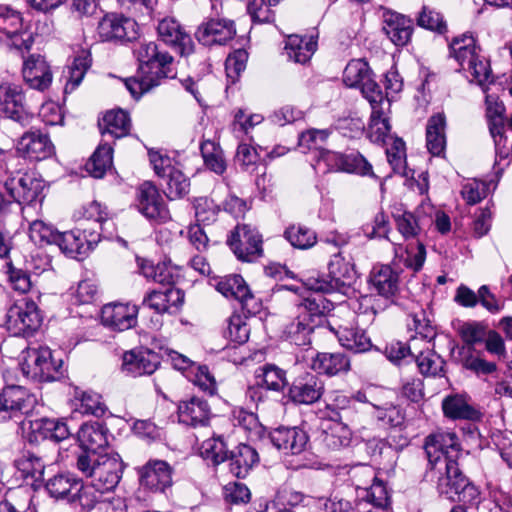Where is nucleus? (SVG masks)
Listing matches in <instances>:
<instances>
[{"instance_id": "nucleus-1", "label": "nucleus", "mask_w": 512, "mask_h": 512, "mask_svg": "<svg viewBox=\"0 0 512 512\" xmlns=\"http://www.w3.org/2000/svg\"><path fill=\"white\" fill-rule=\"evenodd\" d=\"M424 448L431 473L438 474L439 494L460 503L453 506L450 512H467L466 506L478 505L481 491L463 474L458 464L461 448L457 435L448 431L430 434Z\"/></svg>"}, {"instance_id": "nucleus-2", "label": "nucleus", "mask_w": 512, "mask_h": 512, "mask_svg": "<svg viewBox=\"0 0 512 512\" xmlns=\"http://www.w3.org/2000/svg\"><path fill=\"white\" fill-rule=\"evenodd\" d=\"M139 67L135 76L125 79V86L133 98L160 85L162 79L173 78V57L161 51L155 42L141 43L134 50Z\"/></svg>"}, {"instance_id": "nucleus-3", "label": "nucleus", "mask_w": 512, "mask_h": 512, "mask_svg": "<svg viewBox=\"0 0 512 512\" xmlns=\"http://www.w3.org/2000/svg\"><path fill=\"white\" fill-rule=\"evenodd\" d=\"M76 467L85 476L92 478L93 486L100 494L113 490L123 471V463L118 454L99 455L92 461L89 454L78 453Z\"/></svg>"}, {"instance_id": "nucleus-4", "label": "nucleus", "mask_w": 512, "mask_h": 512, "mask_svg": "<svg viewBox=\"0 0 512 512\" xmlns=\"http://www.w3.org/2000/svg\"><path fill=\"white\" fill-rule=\"evenodd\" d=\"M62 364V359H56L48 347L27 348L22 351L19 361L23 375L38 382L60 380Z\"/></svg>"}, {"instance_id": "nucleus-5", "label": "nucleus", "mask_w": 512, "mask_h": 512, "mask_svg": "<svg viewBox=\"0 0 512 512\" xmlns=\"http://www.w3.org/2000/svg\"><path fill=\"white\" fill-rule=\"evenodd\" d=\"M42 320L37 304L22 299L8 308L5 325L14 336L30 337L41 327Z\"/></svg>"}, {"instance_id": "nucleus-6", "label": "nucleus", "mask_w": 512, "mask_h": 512, "mask_svg": "<svg viewBox=\"0 0 512 512\" xmlns=\"http://www.w3.org/2000/svg\"><path fill=\"white\" fill-rule=\"evenodd\" d=\"M8 196L19 205H36L41 203L44 184L31 174L17 172L0 183Z\"/></svg>"}, {"instance_id": "nucleus-7", "label": "nucleus", "mask_w": 512, "mask_h": 512, "mask_svg": "<svg viewBox=\"0 0 512 512\" xmlns=\"http://www.w3.org/2000/svg\"><path fill=\"white\" fill-rule=\"evenodd\" d=\"M0 41L18 50H29L34 42L32 32L24 29L20 13L0 6Z\"/></svg>"}, {"instance_id": "nucleus-8", "label": "nucleus", "mask_w": 512, "mask_h": 512, "mask_svg": "<svg viewBox=\"0 0 512 512\" xmlns=\"http://www.w3.org/2000/svg\"><path fill=\"white\" fill-rule=\"evenodd\" d=\"M233 253L241 261L252 262L262 256V236L255 227L237 225L227 240Z\"/></svg>"}, {"instance_id": "nucleus-9", "label": "nucleus", "mask_w": 512, "mask_h": 512, "mask_svg": "<svg viewBox=\"0 0 512 512\" xmlns=\"http://www.w3.org/2000/svg\"><path fill=\"white\" fill-rule=\"evenodd\" d=\"M0 110L22 127L28 126L34 116L26 107L22 87L9 82L0 85Z\"/></svg>"}, {"instance_id": "nucleus-10", "label": "nucleus", "mask_w": 512, "mask_h": 512, "mask_svg": "<svg viewBox=\"0 0 512 512\" xmlns=\"http://www.w3.org/2000/svg\"><path fill=\"white\" fill-rule=\"evenodd\" d=\"M97 32L102 41H132L138 36V25L122 14H106L98 23Z\"/></svg>"}, {"instance_id": "nucleus-11", "label": "nucleus", "mask_w": 512, "mask_h": 512, "mask_svg": "<svg viewBox=\"0 0 512 512\" xmlns=\"http://www.w3.org/2000/svg\"><path fill=\"white\" fill-rule=\"evenodd\" d=\"M216 289L226 298L237 300L247 314L254 315L260 311V301L252 294L242 276L228 275L217 283Z\"/></svg>"}, {"instance_id": "nucleus-12", "label": "nucleus", "mask_w": 512, "mask_h": 512, "mask_svg": "<svg viewBox=\"0 0 512 512\" xmlns=\"http://www.w3.org/2000/svg\"><path fill=\"white\" fill-rule=\"evenodd\" d=\"M158 38L181 56H187L194 50L191 36L178 20L173 17L161 19L156 27Z\"/></svg>"}, {"instance_id": "nucleus-13", "label": "nucleus", "mask_w": 512, "mask_h": 512, "mask_svg": "<svg viewBox=\"0 0 512 512\" xmlns=\"http://www.w3.org/2000/svg\"><path fill=\"white\" fill-rule=\"evenodd\" d=\"M137 206L139 211L148 219L166 222L170 212L157 187L150 181H145L137 189Z\"/></svg>"}, {"instance_id": "nucleus-14", "label": "nucleus", "mask_w": 512, "mask_h": 512, "mask_svg": "<svg viewBox=\"0 0 512 512\" xmlns=\"http://www.w3.org/2000/svg\"><path fill=\"white\" fill-rule=\"evenodd\" d=\"M16 151L23 158L41 161L54 153V145L46 133L38 129L29 130L18 140Z\"/></svg>"}, {"instance_id": "nucleus-15", "label": "nucleus", "mask_w": 512, "mask_h": 512, "mask_svg": "<svg viewBox=\"0 0 512 512\" xmlns=\"http://www.w3.org/2000/svg\"><path fill=\"white\" fill-rule=\"evenodd\" d=\"M138 306L130 303L114 302L106 304L101 310V322L116 331H125L137 323Z\"/></svg>"}, {"instance_id": "nucleus-16", "label": "nucleus", "mask_w": 512, "mask_h": 512, "mask_svg": "<svg viewBox=\"0 0 512 512\" xmlns=\"http://www.w3.org/2000/svg\"><path fill=\"white\" fill-rule=\"evenodd\" d=\"M22 76L31 89L40 92L47 90L53 81L50 65L39 54H32L23 61Z\"/></svg>"}, {"instance_id": "nucleus-17", "label": "nucleus", "mask_w": 512, "mask_h": 512, "mask_svg": "<svg viewBox=\"0 0 512 512\" xmlns=\"http://www.w3.org/2000/svg\"><path fill=\"white\" fill-rule=\"evenodd\" d=\"M269 438L271 443L286 455L301 454L309 441L307 432L297 426L278 427L270 432Z\"/></svg>"}, {"instance_id": "nucleus-18", "label": "nucleus", "mask_w": 512, "mask_h": 512, "mask_svg": "<svg viewBox=\"0 0 512 512\" xmlns=\"http://www.w3.org/2000/svg\"><path fill=\"white\" fill-rule=\"evenodd\" d=\"M109 430L105 424L98 421L83 423L77 433L72 435L81 449L80 453L96 454L99 449L108 445Z\"/></svg>"}, {"instance_id": "nucleus-19", "label": "nucleus", "mask_w": 512, "mask_h": 512, "mask_svg": "<svg viewBox=\"0 0 512 512\" xmlns=\"http://www.w3.org/2000/svg\"><path fill=\"white\" fill-rule=\"evenodd\" d=\"M370 289L377 295L393 301L399 292V271L391 265H375L369 274Z\"/></svg>"}, {"instance_id": "nucleus-20", "label": "nucleus", "mask_w": 512, "mask_h": 512, "mask_svg": "<svg viewBox=\"0 0 512 512\" xmlns=\"http://www.w3.org/2000/svg\"><path fill=\"white\" fill-rule=\"evenodd\" d=\"M28 424L29 427L26 431V424L23 423V430L29 443H39L47 439L59 444L64 440V422L62 419L44 417L29 421Z\"/></svg>"}, {"instance_id": "nucleus-21", "label": "nucleus", "mask_w": 512, "mask_h": 512, "mask_svg": "<svg viewBox=\"0 0 512 512\" xmlns=\"http://www.w3.org/2000/svg\"><path fill=\"white\" fill-rule=\"evenodd\" d=\"M173 469L165 461L151 460L143 466L140 475L141 484L154 492H165L171 488Z\"/></svg>"}, {"instance_id": "nucleus-22", "label": "nucleus", "mask_w": 512, "mask_h": 512, "mask_svg": "<svg viewBox=\"0 0 512 512\" xmlns=\"http://www.w3.org/2000/svg\"><path fill=\"white\" fill-rule=\"evenodd\" d=\"M236 34L233 21L226 19H210L202 23L196 37L205 46L223 45L232 40Z\"/></svg>"}, {"instance_id": "nucleus-23", "label": "nucleus", "mask_w": 512, "mask_h": 512, "mask_svg": "<svg viewBox=\"0 0 512 512\" xmlns=\"http://www.w3.org/2000/svg\"><path fill=\"white\" fill-rule=\"evenodd\" d=\"M160 365V357L151 350H131L123 355L122 370L132 377L153 374Z\"/></svg>"}, {"instance_id": "nucleus-24", "label": "nucleus", "mask_w": 512, "mask_h": 512, "mask_svg": "<svg viewBox=\"0 0 512 512\" xmlns=\"http://www.w3.org/2000/svg\"><path fill=\"white\" fill-rule=\"evenodd\" d=\"M323 392V381L313 373L297 377L289 388L291 400L299 404H313L321 398Z\"/></svg>"}, {"instance_id": "nucleus-25", "label": "nucleus", "mask_w": 512, "mask_h": 512, "mask_svg": "<svg viewBox=\"0 0 512 512\" xmlns=\"http://www.w3.org/2000/svg\"><path fill=\"white\" fill-rule=\"evenodd\" d=\"M211 417V408L208 402L199 397H191L181 401L178 405L179 421L185 425L198 427L206 426Z\"/></svg>"}, {"instance_id": "nucleus-26", "label": "nucleus", "mask_w": 512, "mask_h": 512, "mask_svg": "<svg viewBox=\"0 0 512 512\" xmlns=\"http://www.w3.org/2000/svg\"><path fill=\"white\" fill-rule=\"evenodd\" d=\"M0 398L18 418L32 412L37 404L36 396L20 385H6L0 392Z\"/></svg>"}, {"instance_id": "nucleus-27", "label": "nucleus", "mask_w": 512, "mask_h": 512, "mask_svg": "<svg viewBox=\"0 0 512 512\" xmlns=\"http://www.w3.org/2000/svg\"><path fill=\"white\" fill-rule=\"evenodd\" d=\"M100 240L97 231L75 229L66 232V256L82 260Z\"/></svg>"}, {"instance_id": "nucleus-28", "label": "nucleus", "mask_w": 512, "mask_h": 512, "mask_svg": "<svg viewBox=\"0 0 512 512\" xmlns=\"http://www.w3.org/2000/svg\"><path fill=\"white\" fill-rule=\"evenodd\" d=\"M442 410L445 417L457 420L477 421L481 418V412L469 403L464 394H451L442 400Z\"/></svg>"}, {"instance_id": "nucleus-29", "label": "nucleus", "mask_w": 512, "mask_h": 512, "mask_svg": "<svg viewBox=\"0 0 512 512\" xmlns=\"http://www.w3.org/2000/svg\"><path fill=\"white\" fill-rule=\"evenodd\" d=\"M19 476L37 489L43 480L45 466L40 457L30 451H24L14 462Z\"/></svg>"}, {"instance_id": "nucleus-30", "label": "nucleus", "mask_w": 512, "mask_h": 512, "mask_svg": "<svg viewBox=\"0 0 512 512\" xmlns=\"http://www.w3.org/2000/svg\"><path fill=\"white\" fill-rule=\"evenodd\" d=\"M383 31L396 46H404L410 40L412 24L405 16L388 12L384 14Z\"/></svg>"}, {"instance_id": "nucleus-31", "label": "nucleus", "mask_w": 512, "mask_h": 512, "mask_svg": "<svg viewBox=\"0 0 512 512\" xmlns=\"http://www.w3.org/2000/svg\"><path fill=\"white\" fill-rule=\"evenodd\" d=\"M446 117L443 113L432 115L426 125V146L433 156H441L446 148Z\"/></svg>"}, {"instance_id": "nucleus-32", "label": "nucleus", "mask_w": 512, "mask_h": 512, "mask_svg": "<svg viewBox=\"0 0 512 512\" xmlns=\"http://www.w3.org/2000/svg\"><path fill=\"white\" fill-rule=\"evenodd\" d=\"M312 369L320 374L334 376L350 370V359L342 352L317 353L312 359Z\"/></svg>"}, {"instance_id": "nucleus-33", "label": "nucleus", "mask_w": 512, "mask_h": 512, "mask_svg": "<svg viewBox=\"0 0 512 512\" xmlns=\"http://www.w3.org/2000/svg\"><path fill=\"white\" fill-rule=\"evenodd\" d=\"M183 300L184 294L180 289L168 287L165 290H153L148 293L144 297L142 305L162 314L167 312L171 306L182 304Z\"/></svg>"}, {"instance_id": "nucleus-34", "label": "nucleus", "mask_w": 512, "mask_h": 512, "mask_svg": "<svg viewBox=\"0 0 512 512\" xmlns=\"http://www.w3.org/2000/svg\"><path fill=\"white\" fill-rule=\"evenodd\" d=\"M228 459L230 471L237 478H245L259 461L257 451L246 444H239L234 451H231Z\"/></svg>"}, {"instance_id": "nucleus-35", "label": "nucleus", "mask_w": 512, "mask_h": 512, "mask_svg": "<svg viewBox=\"0 0 512 512\" xmlns=\"http://www.w3.org/2000/svg\"><path fill=\"white\" fill-rule=\"evenodd\" d=\"M74 390V399L71 405L75 411L82 414H91L101 417L105 414L107 407L102 401V396L94 391H83L78 387H72Z\"/></svg>"}, {"instance_id": "nucleus-36", "label": "nucleus", "mask_w": 512, "mask_h": 512, "mask_svg": "<svg viewBox=\"0 0 512 512\" xmlns=\"http://www.w3.org/2000/svg\"><path fill=\"white\" fill-rule=\"evenodd\" d=\"M29 238L40 246L55 245L60 253H64V233L41 220H35L30 224Z\"/></svg>"}, {"instance_id": "nucleus-37", "label": "nucleus", "mask_w": 512, "mask_h": 512, "mask_svg": "<svg viewBox=\"0 0 512 512\" xmlns=\"http://www.w3.org/2000/svg\"><path fill=\"white\" fill-rule=\"evenodd\" d=\"M450 56L453 57L462 70H466L479 55L474 38L471 35L463 34L455 37L450 45Z\"/></svg>"}, {"instance_id": "nucleus-38", "label": "nucleus", "mask_w": 512, "mask_h": 512, "mask_svg": "<svg viewBox=\"0 0 512 512\" xmlns=\"http://www.w3.org/2000/svg\"><path fill=\"white\" fill-rule=\"evenodd\" d=\"M256 385L266 390L282 392L288 385L286 371L274 364H265L255 372Z\"/></svg>"}, {"instance_id": "nucleus-39", "label": "nucleus", "mask_w": 512, "mask_h": 512, "mask_svg": "<svg viewBox=\"0 0 512 512\" xmlns=\"http://www.w3.org/2000/svg\"><path fill=\"white\" fill-rule=\"evenodd\" d=\"M103 136L121 138L126 136L131 128L128 114L123 110H112L107 112L99 123Z\"/></svg>"}, {"instance_id": "nucleus-40", "label": "nucleus", "mask_w": 512, "mask_h": 512, "mask_svg": "<svg viewBox=\"0 0 512 512\" xmlns=\"http://www.w3.org/2000/svg\"><path fill=\"white\" fill-rule=\"evenodd\" d=\"M316 46L317 43L312 38L291 35L286 40L285 52L290 60L305 64L314 54Z\"/></svg>"}, {"instance_id": "nucleus-41", "label": "nucleus", "mask_w": 512, "mask_h": 512, "mask_svg": "<svg viewBox=\"0 0 512 512\" xmlns=\"http://www.w3.org/2000/svg\"><path fill=\"white\" fill-rule=\"evenodd\" d=\"M93 486H84L81 481L74 480L70 488L66 490V501L76 505L77 503L82 509L90 510L99 501L100 495Z\"/></svg>"}, {"instance_id": "nucleus-42", "label": "nucleus", "mask_w": 512, "mask_h": 512, "mask_svg": "<svg viewBox=\"0 0 512 512\" xmlns=\"http://www.w3.org/2000/svg\"><path fill=\"white\" fill-rule=\"evenodd\" d=\"M420 373L426 377L445 376V360L434 350L427 348L414 356Z\"/></svg>"}, {"instance_id": "nucleus-43", "label": "nucleus", "mask_w": 512, "mask_h": 512, "mask_svg": "<svg viewBox=\"0 0 512 512\" xmlns=\"http://www.w3.org/2000/svg\"><path fill=\"white\" fill-rule=\"evenodd\" d=\"M352 433L350 428L341 421H335L328 428L323 430L321 435L322 443L331 450H338L350 445Z\"/></svg>"}, {"instance_id": "nucleus-44", "label": "nucleus", "mask_w": 512, "mask_h": 512, "mask_svg": "<svg viewBox=\"0 0 512 512\" xmlns=\"http://www.w3.org/2000/svg\"><path fill=\"white\" fill-rule=\"evenodd\" d=\"M90 66V52L86 49L80 50L68 67L69 77L66 79V94L72 92L80 85Z\"/></svg>"}, {"instance_id": "nucleus-45", "label": "nucleus", "mask_w": 512, "mask_h": 512, "mask_svg": "<svg viewBox=\"0 0 512 512\" xmlns=\"http://www.w3.org/2000/svg\"><path fill=\"white\" fill-rule=\"evenodd\" d=\"M283 235L292 247L300 250H308L317 243L316 232L302 224L290 225Z\"/></svg>"}, {"instance_id": "nucleus-46", "label": "nucleus", "mask_w": 512, "mask_h": 512, "mask_svg": "<svg viewBox=\"0 0 512 512\" xmlns=\"http://www.w3.org/2000/svg\"><path fill=\"white\" fill-rule=\"evenodd\" d=\"M314 330V325L310 322L303 320L296 315L289 324L285 326L284 337L291 344L296 346H309L311 344V334Z\"/></svg>"}, {"instance_id": "nucleus-47", "label": "nucleus", "mask_w": 512, "mask_h": 512, "mask_svg": "<svg viewBox=\"0 0 512 512\" xmlns=\"http://www.w3.org/2000/svg\"><path fill=\"white\" fill-rule=\"evenodd\" d=\"M141 273L147 279L154 282L171 285L175 282L177 274L170 263L162 262L153 264L144 260L140 265Z\"/></svg>"}, {"instance_id": "nucleus-48", "label": "nucleus", "mask_w": 512, "mask_h": 512, "mask_svg": "<svg viewBox=\"0 0 512 512\" xmlns=\"http://www.w3.org/2000/svg\"><path fill=\"white\" fill-rule=\"evenodd\" d=\"M112 166V148L99 145L85 164L86 171L94 178H102Z\"/></svg>"}, {"instance_id": "nucleus-49", "label": "nucleus", "mask_w": 512, "mask_h": 512, "mask_svg": "<svg viewBox=\"0 0 512 512\" xmlns=\"http://www.w3.org/2000/svg\"><path fill=\"white\" fill-rule=\"evenodd\" d=\"M328 270L330 277L339 285H350L355 279L354 265L346 260L340 253L333 255Z\"/></svg>"}, {"instance_id": "nucleus-50", "label": "nucleus", "mask_w": 512, "mask_h": 512, "mask_svg": "<svg viewBox=\"0 0 512 512\" xmlns=\"http://www.w3.org/2000/svg\"><path fill=\"white\" fill-rule=\"evenodd\" d=\"M391 126L382 108L372 110L368 126V137L374 143L388 144Z\"/></svg>"}, {"instance_id": "nucleus-51", "label": "nucleus", "mask_w": 512, "mask_h": 512, "mask_svg": "<svg viewBox=\"0 0 512 512\" xmlns=\"http://www.w3.org/2000/svg\"><path fill=\"white\" fill-rule=\"evenodd\" d=\"M312 498L292 488H281L277 491L274 499L266 505V508H287L308 506Z\"/></svg>"}, {"instance_id": "nucleus-52", "label": "nucleus", "mask_w": 512, "mask_h": 512, "mask_svg": "<svg viewBox=\"0 0 512 512\" xmlns=\"http://www.w3.org/2000/svg\"><path fill=\"white\" fill-rule=\"evenodd\" d=\"M338 337L343 347L355 353L366 352L372 346L366 332L358 328H344Z\"/></svg>"}, {"instance_id": "nucleus-53", "label": "nucleus", "mask_w": 512, "mask_h": 512, "mask_svg": "<svg viewBox=\"0 0 512 512\" xmlns=\"http://www.w3.org/2000/svg\"><path fill=\"white\" fill-rule=\"evenodd\" d=\"M371 76L368 63L362 59L351 60L343 72V81L348 87H359Z\"/></svg>"}, {"instance_id": "nucleus-54", "label": "nucleus", "mask_w": 512, "mask_h": 512, "mask_svg": "<svg viewBox=\"0 0 512 512\" xmlns=\"http://www.w3.org/2000/svg\"><path fill=\"white\" fill-rule=\"evenodd\" d=\"M323 300L324 298L320 294L311 298H305L297 305L296 315L315 326L316 320L324 314L325 306Z\"/></svg>"}, {"instance_id": "nucleus-55", "label": "nucleus", "mask_w": 512, "mask_h": 512, "mask_svg": "<svg viewBox=\"0 0 512 512\" xmlns=\"http://www.w3.org/2000/svg\"><path fill=\"white\" fill-rule=\"evenodd\" d=\"M189 190L190 180L180 170L175 169L168 173L164 193L170 200L184 197L189 193Z\"/></svg>"}, {"instance_id": "nucleus-56", "label": "nucleus", "mask_w": 512, "mask_h": 512, "mask_svg": "<svg viewBox=\"0 0 512 512\" xmlns=\"http://www.w3.org/2000/svg\"><path fill=\"white\" fill-rule=\"evenodd\" d=\"M200 150L208 169L217 174L224 173L226 170V162L221 149L217 147L214 142H203L200 146Z\"/></svg>"}, {"instance_id": "nucleus-57", "label": "nucleus", "mask_w": 512, "mask_h": 512, "mask_svg": "<svg viewBox=\"0 0 512 512\" xmlns=\"http://www.w3.org/2000/svg\"><path fill=\"white\" fill-rule=\"evenodd\" d=\"M200 454L204 459L220 464L228 459L227 445L221 437L210 438L202 443Z\"/></svg>"}, {"instance_id": "nucleus-58", "label": "nucleus", "mask_w": 512, "mask_h": 512, "mask_svg": "<svg viewBox=\"0 0 512 512\" xmlns=\"http://www.w3.org/2000/svg\"><path fill=\"white\" fill-rule=\"evenodd\" d=\"M462 365L465 369L474 372L478 376L490 375L497 370V365L494 362L486 361L479 353L474 351H469L462 358Z\"/></svg>"}, {"instance_id": "nucleus-59", "label": "nucleus", "mask_w": 512, "mask_h": 512, "mask_svg": "<svg viewBox=\"0 0 512 512\" xmlns=\"http://www.w3.org/2000/svg\"><path fill=\"white\" fill-rule=\"evenodd\" d=\"M341 169L362 176H374L371 164L359 153H351L341 158Z\"/></svg>"}, {"instance_id": "nucleus-60", "label": "nucleus", "mask_w": 512, "mask_h": 512, "mask_svg": "<svg viewBox=\"0 0 512 512\" xmlns=\"http://www.w3.org/2000/svg\"><path fill=\"white\" fill-rule=\"evenodd\" d=\"M232 419L235 426L242 427L251 435L259 436L263 430L257 415L253 412L246 411L243 408L234 409L232 412Z\"/></svg>"}, {"instance_id": "nucleus-61", "label": "nucleus", "mask_w": 512, "mask_h": 512, "mask_svg": "<svg viewBox=\"0 0 512 512\" xmlns=\"http://www.w3.org/2000/svg\"><path fill=\"white\" fill-rule=\"evenodd\" d=\"M488 187L485 182L470 179L462 185L461 195L467 204L474 205L487 196Z\"/></svg>"}, {"instance_id": "nucleus-62", "label": "nucleus", "mask_w": 512, "mask_h": 512, "mask_svg": "<svg viewBox=\"0 0 512 512\" xmlns=\"http://www.w3.org/2000/svg\"><path fill=\"white\" fill-rule=\"evenodd\" d=\"M373 407L376 410L375 417L385 425H389L390 427H398L404 422V413L396 405H373Z\"/></svg>"}, {"instance_id": "nucleus-63", "label": "nucleus", "mask_w": 512, "mask_h": 512, "mask_svg": "<svg viewBox=\"0 0 512 512\" xmlns=\"http://www.w3.org/2000/svg\"><path fill=\"white\" fill-rule=\"evenodd\" d=\"M225 335L231 341L242 344L249 338V328L240 315L234 314L228 320Z\"/></svg>"}, {"instance_id": "nucleus-64", "label": "nucleus", "mask_w": 512, "mask_h": 512, "mask_svg": "<svg viewBox=\"0 0 512 512\" xmlns=\"http://www.w3.org/2000/svg\"><path fill=\"white\" fill-rule=\"evenodd\" d=\"M395 222L398 231L406 240L416 238L421 230L418 219L411 212L396 215Z\"/></svg>"}]
</instances>
